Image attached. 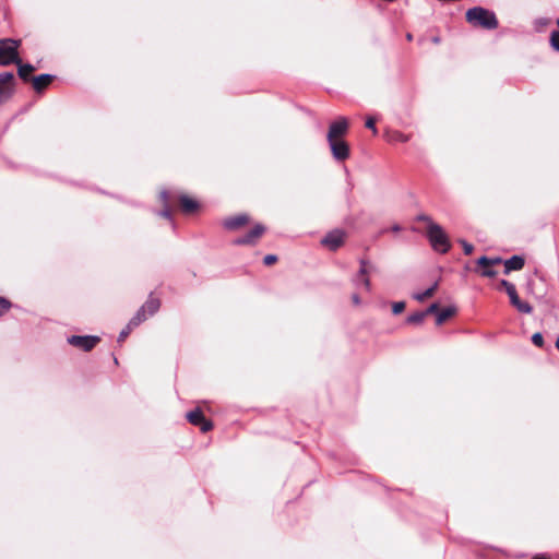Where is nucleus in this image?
<instances>
[{"label":"nucleus","mask_w":559,"mask_h":559,"mask_svg":"<svg viewBox=\"0 0 559 559\" xmlns=\"http://www.w3.org/2000/svg\"><path fill=\"white\" fill-rule=\"evenodd\" d=\"M53 80L51 74H40L33 79V87L37 93L43 92Z\"/></svg>","instance_id":"2eb2a0df"},{"label":"nucleus","mask_w":559,"mask_h":559,"mask_svg":"<svg viewBox=\"0 0 559 559\" xmlns=\"http://www.w3.org/2000/svg\"><path fill=\"white\" fill-rule=\"evenodd\" d=\"M133 329L134 328H130V324L128 323L127 326L119 333L118 342H123Z\"/></svg>","instance_id":"cd10ccee"},{"label":"nucleus","mask_w":559,"mask_h":559,"mask_svg":"<svg viewBox=\"0 0 559 559\" xmlns=\"http://www.w3.org/2000/svg\"><path fill=\"white\" fill-rule=\"evenodd\" d=\"M160 200L163 201L164 209L158 213L159 216L170 219L171 218V211L169 206V199L170 193L167 190H163L159 193Z\"/></svg>","instance_id":"f3484780"},{"label":"nucleus","mask_w":559,"mask_h":559,"mask_svg":"<svg viewBox=\"0 0 559 559\" xmlns=\"http://www.w3.org/2000/svg\"><path fill=\"white\" fill-rule=\"evenodd\" d=\"M276 261H277V257L275 254H267L263 259V262L265 265H272Z\"/></svg>","instance_id":"f704fd0d"},{"label":"nucleus","mask_w":559,"mask_h":559,"mask_svg":"<svg viewBox=\"0 0 559 559\" xmlns=\"http://www.w3.org/2000/svg\"><path fill=\"white\" fill-rule=\"evenodd\" d=\"M417 221L425 222V223L428 224V226L430 225V222H432V219L429 216L425 215V214L418 215L417 216Z\"/></svg>","instance_id":"c9c22d12"},{"label":"nucleus","mask_w":559,"mask_h":559,"mask_svg":"<svg viewBox=\"0 0 559 559\" xmlns=\"http://www.w3.org/2000/svg\"><path fill=\"white\" fill-rule=\"evenodd\" d=\"M439 312V305L437 302L431 304L425 311L426 317L431 313H438Z\"/></svg>","instance_id":"2f4dec72"},{"label":"nucleus","mask_w":559,"mask_h":559,"mask_svg":"<svg viewBox=\"0 0 559 559\" xmlns=\"http://www.w3.org/2000/svg\"><path fill=\"white\" fill-rule=\"evenodd\" d=\"M500 286L506 289L510 298V304L521 313L530 314L533 311V307L525 301H522L516 293L515 286L507 280L500 281Z\"/></svg>","instance_id":"20e7f679"},{"label":"nucleus","mask_w":559,"mask_h":559,"mask_svg":"<svg viewBox=\"0 0 559 559\" xmlns=\"http://www.w3.org/2000/svg\"><path fill=\"white\" fill-rule=\"evenodd\" d=\"M550 45L556 50L559 51V31H552L550 34Z\"/></svg>","instance_id":"b1692460"},{"label":"nucleus","mask_w":559,"mask_h":559,"mask_svg":"<svg viewBox=\"0 0 559 559\" xmlns=\"http://www.w3.org/2000/svg\"><path fill=\"white\" fill-rule=\"evenodd\" d=\"M160 307V301L158 298L153 297L152 295L148 297L146 302L141 307L144 308V311L147 313V316L155 314Z\"/></svg>","instance_id":"a211bd4d"},{"label":"nucleus","mask_w":559,"mask_h":559,"mask_svg":"<svg viewBox=\"0 0 559 559\" xmlns=\"http://www.w3.org/2000/svg\"><path fill=\"white\" fill-rule=\"evenodd\" d=\"M532 559H548V558H546V557H544V556H535V557H533Z\"/></svg>","instance_id":"ea45409f"},{"label":"nucleus","mask_w":559,"mask_h":559,"mask_svg":"<svg viewBox=\"0 0 559 559\" xmlns=\"http://www.w3.org/2000/svg\"><path fill=\"white\" fill-rule=\"evenodd\" d=\"M148 318L147 313L144 311V308H140L136 313L130 319L129 324L130 328H136L142 322H144Z\"/></svg>","instance_id":"4be33fe9"},{"label":"nucleus","mask_w":559,"mask_h":559,"mask_svg":"<svg viewBox=\"0 0 559 559\" xmlns=\"http://www.w3.org/2000/svg\"><path fill=\"white\" fill-rule=\"evenodd\" d=\"M16 80L12 72L0 73V106L8 103L15 94Z\"/></svg>","instance_id":"39448f33"},{"label":"nucleus","mask_w":559,"mask_h":559,"mask_svg":"<svg viewBox=\"0 0 559 559\" xmlns=\"http://www.w3.org/2000/svg\"><path fill=\"white\" fill-rule=\"evenodd\" d=\"M532 342L537 347H543V345H544V337H543L542 333H539V332L534 333L533 336H532Z\"/></svg>","instance_id":"393cba45"},{"label":"nucleus","mask_w":559,"mask_h":559,"mask_svg":"<svg viewBox=\"0 0 559 559\" xmlns=\"http://www.w3.org/2000/svg\"><path fill=\"white\" fill-rule=\"evenodd\" d=\"M352 299H353V302H354L355 305H359V304H360V298H359V296H358L357 294H354V295L352 296Z\"/></svg>","instance_id":"4c0bfd02"},{"label":"nucleus","mask_w":559,"mask_h":559,"mask_svg":"<svg viewBox=\"0 0 559 559\" xmlns=\"http://www.w3.org/2000/svg\"><path fill=\"white\" fill-rule=\"evenodd\" d=\"M265 227L262 224H257L253 228L242 237L233 240L235 246L255 245L258 239L264 234Z\"/></svg>","instance_id":"6e6552de"},{"label":"nucleus","mask_w":559,"mask_h":559,"mask_svg":"<svg viewBox=\"0 0 559 559\" xmlns=\"http://www.w3.org/2000/svg\"><path fill=\"white\" fill-rule=\"evenodd\" d=\"M558 25H559V19H558Z\"/></svg>","instance_id":"37998d69"},{"label":"nucleus","mask_w":559,"mask_h":559,"mask_svg":"<svg viewBox=\"0 0 559 559\" xmlns=\"http://www.w3.org/2000/svg\"><path fill=\"white\" fill-rule=\"evenodd\" d=\"M19 67L17 69V74L19 76L24 80V81H28V76L32 72L35 71V67L31 63H22V61L20 62V64H16Z\"/></svg>","instance_id":"aec40b11"},{"label":"nucleus","mask_w":559,"mask_h":559,"mask_svg":"<svg viewBox=\"0 0 559 559\" xmlns=\"http://www.w3.org/2000/svg\"><path fill=\"white\" fill-rule=\"evenodd\" d=\"M501 258H490V266L502 263Z\"/></svg>","instance_id":"e433bc0d"},{"label":"nucleus","mask_w":559,"mask_h":559,"mask_svg":"<svg viewBox=\"0 0 559 559\" xmlns=\"http://www.w3.org/2000/svg\"><path fill=\"white\" fill-rule=\"evenodd\" d=\"M556 348L559 350V337L556 340Z\"/></svg>","instance_id":"a19ab883"},{"label":"nucleus","mask_w":559,"mask_h":559,"mask_svg":"<svg viewBox=\"0 0 559 559\" xmlns=\"http://www.w3.org/2000/svg\"><path fill=\"white\" fill-rule=\"evenodd\" d=\"M438 288V283L436 282L433 285H431L429 288H427L426 290L421 292V293H415L413 294V298L419 302H423L424 300H426L427 298H430L433 296V294L436 293Z\"/></svg>","instance_id":"6ab92c4d"},{"label":"nucleus","mask_w":559,"mask_h":559,"mask_svg":"<svg viewBox=\"0 0 559 559\" xmlns=\"http://www.w3.org/2000/svg\"><path fill=\"white\" fill-rule=\"evenodd\" d=\"M391 230L394 233H397V231L402 230V227L399 224H395L391 227Z\"/></svg>","instance_id":"58836bf2"},{"label":"nucleus","mask_w":559,"mask_h":559,"mask_svg":"<svg viewBox=\"0 0 559 559\" xmlns=\"http://www.w3.org/2000/svg\"><path fill=\"white\" fill-rule=\"evenodd\" d=\"M359 264L360 267L357 274L353 277V284L356 287H362L366 292H370L371 283L369 280V274L376 270V266L365 259H361Z\"/></svg>","instance_id":"423d86ee"},{"label":"nucleus","mask_w":559,"mask_h":559,"mask_svg":"<svg viewBox=\"0 0 559 559\" xmlns=\"http://www.w3.org/2000/svg\"><path fill=\"white\" fill-rule=\"evenodd\" d=\"M365 126H366V128L370 129L373 132V134L378 133V130L376 128V120L373 117H368L366 119Z\"/></svg>","instance_id":"c85d7f7f"},{"label":"nucleus","mask_w":559,"mask_h":559,"mask_svg":"<svg viewBox=\"0 0 559 559\" xmlns=\"http://www.w3.org/2000/svg\"><path fill=\"white\" fill-rule=\"evenodd\" d=\"M460 242H461V245H462V247H463V251H464V253H465L466 255H469V254H472V253H473L474 247H473V245H472V243H469V242H467V241H465V240H461Z\"/></svg>","instance_id":"c756f323"},{"label":"nucleus","mask_w":559,"mask_h":559,"mask_svg":"<svg viewBox=\"0 0 559 559\" xmlns=\"http://www.w3.org/2000/svg\"><path fill=\"white\" fill-rule=\"evenodd\" d=\"M427 237L436 251L445 253L450 249V241L442 227L433 222L427 227Z\"/></svg>","instance_id":"7ed1b4c3"},{"label":"nucleus","mask_w":559,"mask_h":559,"mask_svg":"<svg viewBox=\"0 0 559 559\" xmlns=\"http://www.w3.org/2000/svg\"><path fill=\"white\" fill-rule=\"evenodd\" d=\"M100 342L99 336L95 335H72L68 337V343L84 352L92 350Z\"/></svg>","instance_id":"0eeeda50"},{"label":"nucleus","mask_w":559,"mask_h":559,"mask_svg":"<svg viewBox=\"0 0 559 559\" xmlns=\"http://www.w3.org/2000/svg\"><path fill=\"white\" fill-rule=\"evenodd\" d=\"M480 274L484 277H495L497 275V271H495L490 266H487V267L481 270Z\"/></svg>","instance_id":"7c9ffc66"},{"label":"nucleus","mask_w":559,"mask_h":559,"mask_svg":"<svg viewBox=\"0 0 559 559\" xmlns=\"http://www.w3.org/2000/svg\"><path fill=\"white\" fill-rule=\"evenodd\" d=\"M504 274H509L512 271H520L523 269L525 261L521 255H513L503 262Z\"/></svg>","instance_id":"4468645a"},{"label":"nucleus","mask_w":559,"mask_h":559,"mask_svg":"<svg viewBox=\"0 0 559 559\" xmlns=\"http://www.w3.org/2000/svg\"><path fill=\"white\" fill-rule=\"evenodd\" d=\"M11 304L5 298L0 297V316L3 311L8 310L10 308Z\"/></svg>","instance_id":"72a5a7b5"},{"label":"nucleus","mask_w":559,"mask_h":559,"mask_svg":"<svg viewBox=\"0 0 559 559\" xmlns=\"http://www.w3.org/2000/svg\"><path fill=\"white\" fill-rule=\"evenodd\" d=\"M466 21L474 27L484 29H496L498 27V19L495 12L483 7H474L466 11Z\"/></svg>","instance_id":"f257e3e1"},{"label":"nucleus","mask_w":559,"mask_h":559,"mask_svg":"<svg viewBox=\"0 0 559 559\" xmlns=\"http://www.w3.org/2000/svg\"><path fill=\"white\" fill-rule=\"evenodd\" d=\"M344 239L345 233L341 229H334L326 234L321 240V243L330 250L335 251L344 243Z\"/></svg>","instance_id":"9d476101"},{"label":"nucleus","mask_w":559,"mask_h":559,"mask_svg":"<svg viewBox=\"0 0 559 559\" xmlns=\"http://www.w3.org/2000/svg\"><path fill=\"white\" fill-rule=\"evenodd\" d=\"M20 45V39H0V66L20 64L21 58L17 51Z\"/></svg>","instance_id":"f03ea898"},{"label":"nucleus","mask_w":559,"mask_h":559,"mask_svg":"<svg viewBox=\"0 0 559 559\" xmlns=\"http://www.w3.org/2000/svg\"><path fill=\"white\" fill-rule=\"evenodd\" d=\"M187 419L190 424L199 426L202 432H207L213 428L211 420L205 419L203 413L197 408L187 414Z\"/></svg>","instance_id":"9b49d317"},{"label":"nucleus","mask_w":559,"mask_h":559,"mask_svg":"<svg viewBox=\"0 0 559 559\" xmlns=\"http://www.w3.org/2000/svg\"><path fill=\"white\" fill-rule=\"evenodd\" d=\"M477 264L483 269L490 266V258L483 255L477 260Z\"/></svg>","instance_id":"473e14b6"},{"label":"nucleus","mask_w":559,"mask_h":559,"mask_svg":"<svg viewBox=\"0 0 559 559\" xmlns=\"http://www.w3.org/2000/svg\"><path fill=\"white\" fill-rule=\"evenodd\" d=\"M348 130V121L346 118L341 117L336 121L330 124L328 131V142H332L333 140H341L343 135L346 134Z\"/></svg>","instance_id":"1a4fd4ad"},{"label":"nucleus","mask_w":559,"mask_h":559,"mask_svg":"<svg viewBox=\"0 0 559 559\" xmlns=\"http://www.w3.org/2000/svg\"><path fill=\"white\" fill-rule=\"evenodd\" d=\"M179 202L182 211L187 214L193 213L199 207V203L195 200L190 199L186 194L180 195Z\"/></svg>","instance_id":"dca6fc26"},{"label":"nucleus","mask_w":559,"mask_h":559,"mask_svg":"<svg viewBox=\"0 0 559 559\" xmlns=\"http://www.w3.org/2000/svg\"><path fill=\"white\" fill-rule=\"evenodd\" d=\"M247 223H249V216L247 214H239L225 218L223 221V226L227 230H237L245 226Z\"/></svg>","instance_id":"ddd939ff"},{"label":"nucleus","mask_w":559,"mask_h":559,"mask_svg":"<svg viewBox=\"0 0 559 559\" xmlns=\"http://www.w3.org/2000/svg\"><path fill=\"white\" fill-rule=\"evenodd\" d=\"M405 309V302L404 301H397L392 305V311L394 314H400Z\"/></svg>","instance_id":"a878e982"},{"label":"nucleus","mask_w":559,"mask_h":559,"mask_svg":"<svg viewBox=\"0 0 559 559\" xmlns=\"http://www.w3.org/2000/svg\"><path fill=\"white\" fill-rule=\"evenodd\" d=\"M333 157L336 160L343 162L349 156V146L344 140H333L329 142Z\"/></svg>","instance_id":"f8f14e48"},{"label":"nucleus","mask_w":559,"mask_h":559,"mask_svg":"<svg viewBox=\"0 0 559 559\" xmlns=\"http://www.w3.org/2000/svg\"><path fill=\"white\" fill-rule=\"evenodd\" d=\"M392 139L394 141H399V142H408L409 141V135L407 134H404L402 132H394L393 135H392Z\"/></svg>","instance_id":"bb28decb"},{"label":"nucleus","mask_w":559,"mask_h":559,"mask_svg":"<svg viewBox=\"0 0 559 559\" xmlns=\"http://www.w3.org/2000/svg\"><path fill=\"white\" fill-rule=\"evenodd\" d=\"M454 307H448L442 310H439L436 317V323L438 325H441L443 322H445L449 318H451L455 313Z\"/></svg>","instance_id":"412c9836"},{"label":"nucleus","mask_w":559,"mask_h":559,"mask_svg":"<svg viewBox=\"0 0 559 559\" xmlns=\"http://www.w3.org/2000/svg\"><path fill=\"white\" fill-rule=\"evenodd\" d=\"M425 318H426V313H424V311H417L407 317V323L420 324L424 322Z\"/></svg>","instance_id":"5701e85b"},{"label":"nucleus","mask_w":559,"mask_h":559,"mask_svg":"<svg viewBox=\"0 0 559 559\" xmlns=\"http://www.w3.org/2000/svg\"><path fill=\"white\" fill-rule=\"evenodd\" d=\"M407 39H408V40H411V39H412V35H411V34H408V35H407Z\"/></svg>","instance_id":"79ce46f5"}]
</instances>
